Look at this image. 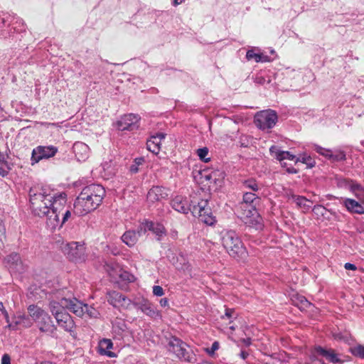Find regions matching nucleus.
<instances>
[{
    "label": "nucleus",
    "mask_w": 364,
    "mask_h": 364,
    "mask_svg": "<svg viewBox=\"0 0 364 364\" xmlns=\"http://www.w3.org/2000/svg\"><path fill=\"white\" fill-rule=\"evenodd\" d=\"M105 196V190L100 184H90L84 187L74 203V213L85 215L97 209Z\"/></svg>",
    "instance_id": "1"
},
{
    "label": "nucleus",
    "mask_w": 364,
    "mask_h": 364,
    "mask_svg": "<svg viewBox=\"0 0 364 364\" xmlns=\"http://www.w3.org/2000/svg\"><path fill=\"white\" fill-rule=\"evenodd\" d=\"M259 200V198L255 193L247 191L244 193L242 201L237 209L240 218L246 224L255 226L256 229H261L262 227L261 218L256 208Z\"/></svg>",
    "instance_id": "2"
},
{
    "label": "nucleus",
    "mask_w": 364,
    "mask_h": 364,
    "mask_svg": "<svg viewBox=\"0 0 364 364\" xmlns=\"http://www.w3.org/2000/svg\"><path fill=\"white\" fill-rule=\"evenodd\" d=\"M31 208L33 213L39 217L50 214V201L54 196L52 191L45 187H33L29 191Z\"/></svg>",
    "instance_id": "3"
},
{
    "label": "nucleus",
    "mask_w": 364,
    "mask_h": 364,
    "mask_svg": "<svg viewBox=\"0 0 364 364\" xmlns=\"http://www.w3.org/2000/svg\"><path fill=\"white\" fill-rule=\"evenodd\" d=\"M220 241L227 253L236 259H245L247 252L240 237L233 230L225 229L220 232Z\"/></svg>",
    "instance_id": "4"
},
{
    "label": "nucleus",
    "mask_w": 364,
    "mask_h": 364,
    "mask_svg": "<svg viewBox=\"0 0 364 364\" xmlns=\"http://www.w3.org/2000/svg\"><path fill=\"white\" fill-rule=\"evenodd\" d=\"M27 310L33 323H36L40 331L53 333L55 330L51 317L45 310L34 304L29 305Z\"/></svg>",
    "instance_id": "5"
},
{
    "label": "nucleus",
    "mask_w": 364,
    "mask_h": 364,
    "mask_svg": "<svg viewBox=\"0 0 364 364\" xmlns=\"http://www.w3.org/2000/svg\"><path fill=\"white\" fill-rule=\"evenodd\" d=\"M52 199L50 204V212L48 215L47 224L51 229H55L56 225L59 224V218L61 212L65 208L67 195L65 193H54L52 191Z\"/></svg>",
    "instance_id": "6"
},
{
    "label": "nucleus",
    "mask_w": 364,
    "mask_h": 364,
    "mask_svg": "<svg viewBox=\"0 0 364 364\" xmlns=\"http://www.w3.org/2000/svg\"><path fill=\"white\" fill-rule=\"evenodd\" d=\"M65 309L60 301L50 302V310L58 326L66 331H72L75 327V323L70 315L66 312Z\"/></svg>",
    "instance_id": "7"
},
{
    "label": "nucleus",
    "mask_w": 364,
    "mask_h": 364,
    "mask_svg": "<svg viewBox=\"0 0 364 364\" xmlns=\"http://www.w3.org/2000/svg\"><path fill=\"white\" fill-rule=\"evenodd\" d=\"M60 301L62 302V305H64L67 309L79 317L87 314L90 318H96L99 314L95 308L82 303L76 298H62Z\"/></svg>",
    "instance_id": "8"
},
{
    "label": "nucleus",
    "mask_w": 364,
    "mask_h": 364,
    "mask_svg": "<svg viewBox=\"0 0 364 364\" xmlns=\"http://www.w3.org/2000/svg\"><path fill=\"white\" fill-rule=\"evenodd\" d=\"M277 121V112L270 109L257 112L254 117V122L256 127L264 131L272 129Z\"/></svg>",
    "instance_id": "9"
},
{
    "label": "nucleus",
    "mask_w": 364,
    "mask_h": 364,
    "mask_svg": "<svg viewBox=\"0 0 364 364\" xmlns=\"http://www.w3.org/2000/svg\"><path fill=\"white\" fill-rule=\"evenodd\" d=\"M208 200H198L197 204L193 205L192 214L195 217H198L201 222L212 225L215 223V219L210 208L208 207Z\"/></svg>",
    "instance_id": "10"
},
{
    "label": "nucleus",
    "mask_w": 364,
    "mask_h": 364,
    "mask_svg": "<svg viewBox=\"0 0 364 364\" xmlns=\"http://www.w3.org/2000/svg\"><path fill=\"white\" fill-rule=\"evenodd\" d=\"M58 148L55 146H38L32 151L31 161L33 165L43 159H48L54 156L58 152Z\"/></svg>",
    "instance_id": "11"
},
{
    "label": "nucleus",
    "mask_w": 364,
    "mask_h": 364,
    "mask_svg": "<svg viewBox=\"0 0 364 364\" xmlns=\"http://www.w3.org/2000/svg\"><path fill=\"white\" fill-rule=\"evenodd\" d=\"M189 200L181 196H176L171 201L172 208L176 211L187 214L189 211L192 213L193 205L197 204L198 198L196 196H191Z\"/></svg>",
    "instance_id": "12"
},
{
    "label": "nucleus",
    "mask_w": 364,
    "mask_h": 364,
    "mask_svg": "<svg viewBox=\"0 0 364 364\" xmlns=\"http://www.w3.org/2000/svg\"><path fill=\"white\" fill-rule=\"evenodd\" d=\"M68 258L73 262H82L85 259V247L76 242L68 243L65 249Z\"/></svg>",
    "instance_id": "13"
},
{
    "label": "nucleus",
    "mask_w": 364,
    "mask_h": 364,
    "mask_svg": "<svg viewBox=\"0 0 364 364\" xmlns=\"http://www.w3.org/2000/svg\"><path fill=\"white\" fill-rule=\"evenodd\" d=\"M4 263L11 273H22L25 271V266L18 253L12 252L7 255L4 259Z\"/></svg>",
    "instance_id": "14"
},
{
    "label": "nucleus",
    "mask_w": 364,
    "mask_h": 364,
    "mask_svg": "<svg viewBox=\"0 0 364 364\" xmlns=\"http://www.w3.org/2000/svg\"><path fill=\"white\" fill-rule=\"evenodd\" d=\"M140 117L137 114H125L117 121V127L121 131H134L139 128Z\"/></svg>",
    "instance_id": "15"
},
{
    "label": "nucleus",
    "mask_w": 364,
    "mask_h": 364,
    "mask_svg": "<svg viewBox=\"0 0 364 364\" xmlns=\"http://www.w3.org/2000/svg\"><path fill=\"white\" fill-rule=\"evenodd\" d=\"M108 301L114 307H122L124 309H129L132 304L129 299L122 293L115 291L108 294Z\"/></svg>",
    "instance_id": "16"
},
{
    "label": "nucleus",
    "mask_w": 364,
    "mask_h": 364,
    "mask_svg": "<svg viewBox=\"0 0 364 364\" xmlns=\"http://www.w3.org/2000/svg\"><path fill=\"white\" fill-rule=\"evenodd\" d=\"M186 343L180 339L172 338L168 343V350L174 353L178 358L187 360V350Z\"/></svg>",
    "instance_id": "17"
},
{
    "label": "nucleus",
    "mask_w": 364,
    "mask_h": 364,
    "mask_svg": "<svg viewBox=\"0 0 364 364\" xmlns=\"http://www.w3.org/2000/svg\"><path fill=\"white\" fill-rule=\"evenodd\" d=\"M168 196V190L161 186H154L147 194V200L149 202L154 203L167 198Z\"/></svg>",
    "instance_id": "18"
},
{
    "label": "nucleus",
    "mask_w": 364,
    "mask_h": 364,
    "mask_svg": "<svg viewBox=\"0 0 364 364\" xmlns=\"http://www.w3.org/2000/svg\"><path fill=\"white\" fill-rule=\"evenodd\" d=\"M33 323L29 314H19L14 317L13 323H9L7 327L12 330H16L18 326L30 328Z\"/></svg>",
    "instance_id": "19"
},
{
    "label": "nucleus",
    "mask_w": 364,
    "mask_h": 364,
    "mask_svg": "<svg viewBox=\"0 0 364 364\" xmlns=\"http://www.w3.org/2000/svg\"><path fill=\"white\" fill-rule=\"evenodd\" d=\"M73 152L79 161H85L89 157V146L81 141H77L73 146Z\"/></svg>",
    "instance_id": "20"
},
{
    "label": "nucleus",
    "mask_w": 364,
    "mask_h": 364,
    "mask_svg": "<svg viewBox=\"0 0 364 364\" xmlns=\"http://www.w3.org/2000/svg\"><path fill=\"white\" fill-rule=\"evenodd\" d=\"M166 134L163 133H158L152 136L146 141V147L149 151L154 154H159L161 149V143L165 139Z\"/></svg>",
    "instance_id": "21"
},
{
    "label": "nucleus",
    "mask_w": 364,
    "mask_h": 364,
    "mask_svg": "<svg viewBox=\"0 0 364 364\" xmlns=\"http://www.w3.org/2000/svg\"><path fill=\"white\" fill-rule=\"evenodd\" d=\"M133 304L136 308L140 309L143 313L150 317H155L158 315V312L154 305L146 299H143L142 301L138 303H134Z\"/></svg>",
    "instance_id": "22"
},
{
    "label": "nucleus",
    "mask_w": 364,
    "mask_h": 364,
    "mask_svg": "<svg viewBox=\"0 0 364 364\" xmlns=\"http://www.w3.org/2000/svg\"><path fill=\"white\" fill-rule=\"evenodd\" d=\"M343 204L347 210L351 213L362 214L364 213V208L358 202L353 199L346 198L343 200Z\"/></svg>",
    "instance_id": "23"
},
{
    "label": "nucleus",
    "mask_w": 364,
    "mask_h": 364,
    "mask_svg": "<svg viewBox=\"0 0 364 364\" xmlns=\"http://www.w3.org/2000/svg\"><path fill=\"white\" fill-rule=\"evenodd\" d=\"M8 154L0 152V176H6L12 168V164L9 161Z\"/></svg>",
    "instance_id": "24"
},
{
    "label": "nucleus",
    "mask_w": 364,
    "mask_h": 364,
    "mask_svg": "<svg viewBox=\"0 0 364 364\" xmlns=\"http://www.w3.org/2000/svg\"><path fill=\"white\" fill-rule=\"evenodd\" d=\"M269 151L271 152V154L272 155L274 156V157L282 161L284 159H288V160H294L296 156L293 154H291L290 152L289 151H281L279 149H278V148L275 146H272L270 149H269Z\"/></svg>",
    "instance_id": "25"
},
{
    "label": "nucleus",
    "mask_w": 364,
    "mask_h": 364,
    "mask_svg": "<svg viewBox=\"0 0 364 364\" xmlns=\"http://www.w3.org/2000/svg\"><path fill=\"white\" fill-rule=\"evenodd\" d=\"M113 343L110 339L103 338L99 343V349L101 354L106 355L109 358L115 356V353L109 350L112 348Z\"/></svg>",
    "instance_id": "26"
},
{
    "label": "nucleus",
    "mask_w": 364,
    "mask_h": 364,
    "mask_svg": "<svg viewBox=\"0 0 364 364\" xmlns=\"http://www.w3.org/2000/svg\"><path fill=\"white\" fill-rule=\"evenodd\" d=\"M146 226L149 230H151L156 235L158 240H160L161 237L166 234L165 228L161 224L154 223L151 221H146Z\"/></svg>",
    "instance_id": "27"
},
{
    "label": "nucleus",
    "mask_w": 364,
    "mask_h": 364,
    "mask_svg": "<svg viewBox=\"0 0 364 364\" xmlns=\"http://www.w3.org/2000/svg\"><path fill=\"white\" fill-rule=\"evenodd\" d=\"M315 353L325 357L328 361L333 363H338L340 361L333 350H328L321 346H317L315 348Z\"/></svg>",
    "instance_id": "28"
},
{
    "label": "nucleus",
    "mask_w": 364,
    "mask_h": 364,
    "mask_svg": "<svg viewBox=\"0 0 364 364\" xmlns=\"http://www.w3.org/2000/svg\"><path fill=\"white\" fill-rule=\"evenodd\" d=\"M138 235L136 230L126 231L122 236V240L129 247L134 246L138 241Z\"/></svg>",
    "instance_id": "29"
},
{
    "label": "nucleus",
    "mask_w": 364,
    "mask_h": 364,
    "mask_svg": "<svg viewBox=\"0 0 364 364\" xmlns=\"http://www.w3.org/2000/svg\"><path fill=\"white\" fill-rule=\"evenodd\" d=\"M127 329V326L125 322L122 319H116L112 323V332L119 336H122L123 332H124Z\"/></svg>",
    "instance_id": "30"
},
{
    "label": "nucleus",
    "mask_w": 364,
    "mask_h": 364,
    "mask_svg": "<svg viewBox=\"0 0 364 364\" xmlns=\"http://www.w3.org/2000/svg\"><path fill=\"white\" fill-rule=\"evenodd\" d=\"M295 306H298L301 311L306 310L312 304L303 296H297L293 301Z\"/></svg>",
    "instance_id": "31"
},
{
    "label": "nucleus",
    "mask_w": 364,
    "mask_h": 364,
    "mask_svg": "<svg viewBox=\"0 0 364 364\" xmlns=\"http://www.w3.org/2000/svg\"><path fill=\"white\" fill-rule=\"evenodd\" d=\"M291 198L299 207L304 208L306 210L310 208V205L308 204L309 201L305 197L292 195Z\"/></svg>",
    "instance_id": "32"
},
{
    "label": "nucleus",
    "mask_w": 364,
    "mask_h": 364,
    "mask_svg": "<svg viewBox=\"0 0 364 364\" xmlns=\"http://www.w3.org/2000/svg\"><path fill=\"white\" fill-rule=\"evenodd\" d=\"M242 186L244 188L251 191V192H256L259 190L258 184L254 179H248L244 181L242 183Z\"/></svg>",
    "instance_id": "33"
},
{
    "label": "nucleus",
    "mask_w": 364,
    "mask_h": 364,
    "mask_svg": "<svg viewBox=\"0 0 364 364\" xmlns=\"http://www.w3.org/2000/svg\"><path fill=\"white\" fill-rule=\"evenodd\" d=\"M334 339L338 341H341L348 344H350L351 338L350 336L345 332V333H335L333 334Z\"/></svg>",
    "instance_id": "34"
},
{
    "label": "nucleus",
    "mask_w": 364,
    "mask_h": 364,
    "mask_svg": "<svg viewBox=\"0 0 364 364\" xmlns=\"http://www.w3.org/2000/svg\"><path fill=\"white\" fill-rule=\"evenodd\" d=\"M71 215V213L69 210L68 209H64L60 215V218H59V224L56 225V228H61L63 226V225L66 222L68 221V218L70 217Z\"/></svg>",
    "instance_id": "35"
},
{
    "label": "nucleus",
    "mask_w": 364,
    "mask_h": 364,
    "mask_svg": "<svg viewBox=\"0 0 364 364\" xmlns=\"http://www.w3.org/2000/svg\"><path fill=\"white\" fill-rule=\"evenodd\" d=\"M297 161H301L304 164H306L309 168L314 167L316 164L314 159H312L310 156H307L306 154L301 156L299 159H296V162Z\"/></svg>",
    "instance_id": "36"
},
{
    "label": "nucleus",
    "mask_w": 364,
    "mask_h": 364,
    "mask_svg": "<svg viewBox=\"0 0 364 364\" xmlns=\"http://www.w3.org/2000/svg\"><path fill=\"white\" fill-rule=\"evenodd\" d=\"M144 162V159L143 157L135 159L133 164L130 166V172L132 173H136L139 170V166L142 165Z\"/></svg>",
    "instance_id": "37"
},
{
    "label": "nucleus",
    "mask_w": 364,
    "mask_h": 364,
    "mask_svg": "<svg viewBox=\"0 0 364 364\" xmlns=\"http://www.w3.org/2000/svg\"><path fill=\"white\" fill-rule=\"evenodd\" d=\"M330 160L332 161H341L346 159V154L342 151H336L335 152H331Z\"/></svg>",
    "instance_id": "38"
},
{
    "label": "nucleus",
    "mask_w": 364,
    "mask_h": 364,
    "mask_svg": "<svg viewBox=\"0 0 364 364\" xmlns=\"http://www.w3.org/2000/svg\"><path fill=\"white\" fill-rule=\"evenodd\" d=\"M246 58L248 60H255V61L257 62V63L264 61L263 56L261 54L255 53L252 50H248L247 52V53H246Z\"/></svg>",
    "instance_id": "39"
},
{
    "label": "nucleus",
    "mask_w": 364,
    "mask_h": 364,
    "mask_svg": "<svg viewBox=\"0 0 364 364\" xmlns=\"http://www.w3.org/2000/svg\"><path fill=\"white\" fill-rule=\"evenodd\" d=\"M208 154V149L207 147L200 148L197 150V155L199 159L204 162H208L210 161V158L207 157Z\"/></svg>",
    "instance_id": "40"
},
{
    "label": "nucleus",
    "mask_w": 364,
    "mask_h": 364,
    "mask_svg": "<svg viewBox=\"0 0 364 364\" xmlns=\"http://www.w3.org/2000/svg\"><path fill=\"white\" fill-rule=\"evenodd\" d=\"M350 350L351 353L356 356H359L361 358H364V347L361 345L350 347Z\"/></svg>",
    "instance_id": "41"
},
{
    "label": "nucleus",
    "mask_w": 364,
    "mask_h": 364,
    "mask_svg": "<svg viewBox=\"0 0 364 364\" xmlns=\"http://www.w3.org/2000/svg\"><path fill=\"white\" fill-rule=\"evenodd\" d=\"M314 150L319 154L326 156V158L329 159L331 151L329 149H326L325 148H323L318 145L314 146Z\"/></svg>",
    "instance_id": "42"
},
{
    "label": "nucleus",
    "mask_w": 364,
    "mask_h": 364,
    "mask_svg": "<svg viewBox=\"0 0 364 364\" xmlns=\"http://www.w3.org/2000/svg\"><path fill=\"white\" fill-rule=\"evenodd\" d=\"M148 230L147 227L146 226V222L141 223L139 227L137 228L136 232L138 235V238L141 236L143 234L146 232V231Z\"/></svg>",
    "instance_id": "43"
},
{
    "label": "nucleus",
    "mask_w": 364,
    "mask_h": 364,
    "mask_svg": "<svg viewBox=\"0 0 364 364\" xmlns=\"http://www.w3.org/2000/svg\"><path fill=\"white\" fill-rule=\"evenodd\" d=\"M153 294L157 296H161L164 294V291L163 288L160 286H154L153 287Z\"/></svg>",
    "instance_id": "44"
},
{
    "label": "nucleus",
    "mask_w": 364,
    "mask_h": 364,
    "mask_svg": "<svg viewBox=\"0 0 364 364\" xmlns=\"http://www.w3.org/2000/svg\"><path fill=\"white\" fill-rule=\"evenodd\" d=\"M6 230L2 220L0 218V248L3 246L2 238L4 236Z\"/></svg>",
    "instance_id": "45"
},
{
    "label": "nucleus",
    "mask_w": 364,
    "mask_h": 364,
    "mask_svg": "<svg viewBox=\"0 0 364 364\" xmlns=\"http://www.w3.org/2000/svg\"><path fill=\"white\" fill-rule=\"evenodd\" d=\"M313 211L316 214L323 215L326 208L323 205H316L314 206Z\"/></svg>",
    "instance_id": "46"
},
{
    "label": "nucleus",
    "mask_w": 364,
    "mask_h": 364,
    "mask_svg": "<svg viewBox=\"0 0 364 364\" xmlns=\"http://www.w3.org/2000/svg\"><path fill=\"white\" fill-rule=\"evenodd\" d=\"M235 310L233 309H226L225 316H222V318L226 317L228 319L235 318Z\"/></svg>",
    "instance_id": "47"
},
{
    "label": "nucleus",
    "mask_w": 364,
    "mask_h": 364,
    "mask_svg": "<svg viewBox=\"0 0 364 364\" xmlns=\"http://www.w3.org/2000/svg\"><path fill=\"white\" fill-rule=\"evenodd\" d=\"M310 360H311V364H324V362L319 359L316 355H315L314 353H313L311 357H310Z\"/></svg>",
    "instance_id": "48"
},
{
    "label": "nucleus",
    "mask_w": 364,
    "mask_h": 364,
    "mask_svg": "<svg viewBox=\"0 0 364 364\" xmlns=\"http://www.w3.org/2000/svg\"><path fill=\"white\" fill-rule=\"evenodd\" d=\"M219 348V343L218 341H215L210 349L208 350L209 354H213L215 350Z\"/></svg>",
    "instance_id": "49"
},
{
    "label": "nucleus",
    "mask_w": 364,
    "mask_h": 364,
    "mask_svg": "<svg viewBox=\"0 0 364 364\" xmlns=\"http://www.w3.org/2000/svg\"><path fill=\"white\" fill-rule=\"evenodd\" d=\"M240 144L241 146L247 147L249 145V140L247 139V136H241L240 139Z\"/></svg>",
    "instance_id": "50"
},
{
    "label": "nucleus",
    "mask_w": 364,
    "mask_h": 364,
    "mask_svg": "<svg viewBox=\"0 0 364 364\" xmlns=\"http://www.w3.org/2000/svg\"><path fill=\"white\" fill-rule=\"evenodd\" d=\"M16 23H19V25L21 24L23 28H17V26H14L13 28H14V30L15 31H16V32H21V31L25 30L23 21L21 19H17Z\"/></svg>",
    "instance_id": "51"
},
{
    "label": "nucleus",
    "mask_w": 364,
    "mask_h": 364,
    "mask_svg": "<svg viewBox=\"0 0 364 364\" xmlns=\"http://www.w3.org/2000/svg\"><path fill=\"white\" fill-rule=\"evenodd\" d=\"M0 310L1 311L3 314L5 316L6 322L9 323V318L8 312L5 309L2 302H0Z\"/></svg>",
    "instance_id": "52"
},
{
    "label": "nucleus",
    "mask_w": 364,
    "mask_h": 364,
    "mask_svg": "<svg viewBox=\"0 0 364 364\" xmlns=\"http://www.w3.org/2000/svg\"><path fill=\"white\" fill-rule=\"evenodd\" d=\"M1 364H11V358L8 354H4L2 356Z\"/></svg>",
    "instance_id": "53"
},
{
    "label": "nucleus",
    "mask_w": 364,
    "mask_h": 364,
    "mask_svg": "<svg viewBox=\"0 0 364 364\" xmlns=\"http://www.w3.org/2000/svg\"><path fill=\"white\" fill-rule=\"evenodd\" d=\"M344 268L346 270H353L355 271L357 269V267L354 264H351L349 262H347L344 264Z\"/></svg>",
    "instance_id": "54"
},
{
    "label": "nucleus",
    "mask_w": 364,
    "mask_h": 364,
    "mask_svg": "<svg viewBox=\"0 0 364 364\" xmlns=\"http://www.w3.org/2000/svg\"><path fill=\"white\" fill-rule=\"evenodd\" d=\"M160 304L163 307L168 306V301L167 299H166V298L161 299L160 300Z\"/></svg>",
    "instance_id": "55"
},
{
    "label": "nucleus",
    "mask_w": 364,
    "mask_h": 364,
    "mask_svg": "<svg viewBox=\"0 0 364 364\" xmlns=\"http://www.w3.org/2000/svg\"><path fill=\"white\" fill-rule=\"evenodd\" d=\"M249 355V353L245 350H242L240 352V356L243 359V360H245L247 356Z\"/></svg>",
    "instance_id": "56"
},
{
    "label": "nucleus",
    "mask_w": 364,
    "mask_h": 364,
    "mask_svg": "<svg viewBox=\"0 0 364 364\" xmlns=\"http://www.w3.org/2000/svg\"><path fill=\"white\" fill-rule=\"evenodd\" d=\"M242 341L246 346H249L251 344V339L250 338H243Z\"/></svg>",
    "instance_id": "57"
},
{
    "label": "nucleus",
    "mask_w": 364,
    "mask_h": 364,
    "mask_svg": "<svg viewBox=\"0 0 364 364\" xmlns=\"http://www.w3.org/2000/svg\"><path fill=\"white\" fill-rule=\"evenodd\" d=\"M205 178L207 180H208V181L213 180L214 181V183H215L216 179L213 178L212 174L206 175Z\"/></svg>",
    "instance_id": "58"
},
{
    "label": "nucleus",
    "mask_w": 364,
    "mask_h": 364,
    "mask_svg": "<svg viewBox=\"0 0 364 364\" xmlns=\"http://www.w3.org/2000/svg\"><path fill=\"white\" fill-rule=\"evenodd\" d=\"M41 364H55V363L50 362V361H44V362H41Z\"/></svg>",
    "instance_id": "59"
},
{
    "label": "nucleus",
    "mask_w": 364,
    "mask_h": 364,
    "mask_svg": "<svg viewBox=\"0 0 364 364\" xmlns=\"http://www.w3.org/2000/svg\"><path fill=\"white\" fill-rule=\"evenodd\" d=\"M4 20H2V21L0 24H4ZM0 28H1V25H0Z\"/></svg>",
    "instance_id": "60"
},
{
    "label": "nucleus",
    "mask_w": 364,
    "mask_h": 364,
    "mask_svg": "<svg viewBox=\"0 0 364 364\" xmlns=\"http://www.w3.org/2000/svg\"><path fill=\"white\" fill-rule=\"evenodd\" d=\"M106 166H107V164H103V168H104V169H106V168H106Z\"/></svg>",
    "instance_id": "61"
},
{
    "label": "nucleus",
    "mask_w": 364,
    "mask_h": 364,
    "mask_svg": "<svg viewBox=\"0 0 364 364\" xmlns=\"http://www.w3.org/2000/svg\"><path fill=\"white\" fill-rule=\"evenodd\" d=\"M230 328L231 330H235V327H234V326H230Z\"/></svg>",
    "instance_id": "62"
},
{
    "label": "nucleus",
    "mask_w": 364,
    "mask_h": 364,
    "mask_svg": "<svg viewBox=\"0 0 364 364\" xmlns=\"http://www.w3.org/2000/svg\"><path fill=\"white\" fill-rule=\"evenodd\" d=\"M175 1V4H178V3L177 2V0H174Z\"/></svg>",
    "instance_id": "63"
}]
</instances>
